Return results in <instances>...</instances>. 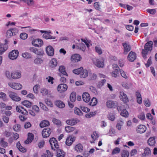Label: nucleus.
<instances>
[{
    "instance_id": "1",
    "label": "nucleus",
    "mask_w": 157,
    "mask_h": 157,
    "mask_svg": "<svg viewBox=\"0 0 157 157\" xmlns=\"http://www.w3.org/2000/svg\"><path fill=\"white\" fill-rule=\"evenodd\" d=\"M153 42L150 41L147 42L145 45L144 49L142 52V56L144 59L147 58L146 55L148 51H151L152 49Z\"/></svg>"
},
{
    "instance_id": "2",
    "label": "nucleus",
    "mask_w": 157,
    "mask_h": 157,
    "mask_svg": "<svg viewBox=\"0 0 157 157\" xmlns=\"http://www.w3.org/2000/svg\"><path fill=\"white\" fill-rule=\"evenodd\" d=\"M17 33V30L16 28L10 29L8 30L6 33L7 38H10L13 36L15 35Z\"/></svg>"
},
{
    "instance_id": "3",
    "label": "nucleus",
    "mask_w": 157,
    "mask_h": 157,
    "mask_svg": "<svg viewBox=\"0 0 157 157\" xmlns=\"http://www.w3.org/2000/svg\"><path fill=\"white\" fill-rule=\"evenodd\" d=\"M49 142L51 145V148L52 150H55L56 148L57 149L59 148L57 141L55 138L52 137L50 140Z\"/></svg>"
},
{
    "instance_id": "4",
    "label": "nucleus",
    "mask_w": 157,
    "mask_h": 157,
    "mask_svg": "<svg viewBox=\"0 0 157 157\" xmlns=\"http://www.w3.org/2000/svg\"><path fill=\"white\" fill-rule=\"evenodd\" d=\"M8 85L11 88L15 90H20L22 87V86L21 84L13 82H9Z\"/></svg>"
},
{
    "instance_id": "5",
    "label": "nucleus",
    "mask_w": 157,
    "mask_h": 157,
    "mask_svg": "<svg viewBox=\"0 0 157 157\" xmlns=\"http://www.w3.org/2000/svg\"><path fill=\"white\" fill-rule=\"evenodd\" d=\"M19 52L17 50H13L10 52L9 55V57L10 59L13 60L17 58L18 56Z\"/></svg>"
},
{
    "instance_id": "6",
    "label": "nucleus",
    "mask_w": 157,
    "mask_h": 157,
    "mask_svg": "<svg viewBox=\"0 0 157 157\" xmlns=\"http://www.w3.org/2000/svg\"><path fill=\"white\" fill-rule=\"evenodd\" d=\"M10 97L13 101H19L21 100L20 98L17 96L16 93L12 91H10L8 93Z\"/></svg>"
},
{
    "instance_id": "7",
    "label": "nucleus",
    "mask_w": 157,
    "mask_h": 157,
    "mask_svg": "<svg viewBox=\"0 0 157 157\" xmlns=\"http://www.w3.org/2000/svg\"><path fill=\"white\" fill-rule=\"evenodd\" d=\"M32 44L35 47H39L42 46L43 44L42 40L40 39H34L32 41Z\"/></svg>"
},
{
    "instance_id": "8",
    "label": "nucleus",
    "mask_w": 157,
    "mask_h": 157,
    "mask_svg": "<svg viewBox=\"0 0 157 157\" xmlns=\"http://www.w3.org/2000/svg\"><path fill=\"white\" fill-rule=\"evenodd\" d=\"M146 127L143 124H140L137 126L136 131L137 133H142L145 132L146 130Z\"/></svg>"
},
{
    "instance_id": "9",
    "label": "nucleus",
    "mask_w": 157,
    "mask_h": 157,
    "mask_svg": "<svg viewBox=\"0 0 157 157\" xmlns=\"http://www.w3.org/2000/svg\"><path fill=\"white\" fill-rule=\"evenodd\" d=\"M82 58L79 54H76L72 55L71 58V61L73 62H77L81 60Z\"/></svg>"
},
{
    "instance_id": "10",
    "label": "nucleus",
    "mask_w": 157,
    "mask_h": 157,
    "mask_svg": "<svg viewBox=\"0 0 157 157\" xmlns=\"http://www.w3.org/2000/svg\"><path fill=\"white\" fill-rule=\"evenodd\" d=\"M46 51L47 55L49 56H53L54 53L53 48L50 45L46 47Z\"/></svg>"
},
{
    "instance_id": "11",
    "label": "nucleus",
    "mask_w": 157,
    "mask_h": 157,
    "mask_svg": "<svg viewBox=\"0 0 157 157\" xmlns=\"http://www.w3.org/2000/svg\"><path fill=\"white\" fill-rule=\"evenodd\" d=\"M68 86L66 84H61L58 85L57 90L60 93L66 91L67 88Z\"/></svg>"
},
{
    "instance_id": "12",
    "label": "nucleus",
    "mask_w": 157,
    "mask_h": 157,
    "mask_svg": "<svg viewBox=\"0 0 157 157\" xmlns=\"http://www.w3.org/2000/svg\"><path fill=\"white\" fill-rule=\"evenodd\" d=\"M21 77V74L20 71H14L11 73V78L13 79H17L20 78Z\"/></svg>"
},
{
    "instance_id": "13",
    "label": "nucleus",
    "mask_w": 157,
    "mask_h": 157,
    "mask_svg": "<svg viewBox=\"0 0 157 157\" xmlns=\"http://www.w3.org/2000/svg\"><path fill=\"white\" fill-rule=\"evenodd\" d=\"M51 129L49 128H44L42 132V135L43 137H48L51 134Z\"/></svg>"
},
{
    "instance_id": "14",
    "label": "nucleus",
    "mask_w": 157,
    "mask_h": 157,
    "mask_svg": "<svg viewBox=\"0 0 157 157\" xmlns=\"http://www.w3.org/2000/svg\"><path fill=\"white\" fill-rule=\"evenodd\" d=\"M128 60L131 62L133 61L136 58V53L132 51L130 52L128 56Z\"/></svg>"
},
{
    "instance_id": "15",
    "label": "nucleus",
    "mask_w": 157,
    "mask_h": 157,
    "mask_svg": "<svg viewBox=\"0 0 157 157\" xmlns=\"http://www.w3.org/2000/svg\"><path fill=\"white\" fill-rule=\"evenodd\" d=\"M75 140V137L73 136H69L67 139L66 141V144L68 146H71Z\"/></svg>"
},
{
    "instance_id": "16",
    "label": "nucleus",
    "mask_w": 157,
    "mask_h": 157,
    "mask_svg": "<svg viewBox=\"0 0 157 157\" xmlns=\"http://www.w3.org/2000/svg\"><path fill=\"white\" fill-rule=\"evenodd\" d=\"M122 46L124 48L123 53L124 55H126L131 50L130 46L126 43H123Z\"/></svg>"
},
{
    "instance_id": "17",
    "label": "nucleus",
    "mask_w": 157,
    "mask_h": 157,
    "mask_svg": "<svg viewBox=\"0 0 157 157\" xmlns=\"http://www.w3.org/2000/svg\"><path fill=\"white\" fill-rule=\"evenodd\" d=\"M30 51L31 52H33L35 54L39 55H42L43 51L42 50L37 49L36 48L33 47H31L29 48Z\"/></svg>"
},
{
    "instance_id": "18",
    "label": "nucleus",
    "mask_w": 157,
    "mask_h": 157,
    "mask_svg": "<svg viewBox=\"0 0 157 157\" xmlns=\"http://www.w3.org/2000/svg\"><path fill=\"white\" fill-rule=\"evenodd\" d=\"M79 121L77 119H73L70 120H68L66 121V123L68 125H73L76 124Z\"/></svg>"
},
{
    "instance_id": "19",
    "label": "nucleus",
    "mask_w": 157,
    "mask_h": 157,
    "mask_svg": "<svg viewBox=\"0 0 157 157\" xmlns=\"http://www.w3.org/2000/svg\"><path fill=\"white\" fill-rule=\"evenodd\" d=\"M82 98L84 101L88 102L90 99V97L89 94L87 92H85L83 94Z\"/></svg>"
},
{
    "instance_id": "20",
    "label": "nucleus",
    "mask_w": 157,
    "mask_h": 157,
    "mask_svg": "<svg viewBox=\"0 0 157 157\" xmlns=\"http://www.w3.org/2000/svg\"><path fill=\"white\" fill-rule=\"evenodd\" d=\"M95 63V65L99 68L103 67L104 66V59H102L101 60L99 59H96Z\"/></svg>"
},
{
    "instance_id": "21",
    "label": "nucleus",
    "mask_w": 157,
    "mask_h": 157,
    "mask_svg": "<svg viewBox=\"0 0 157 157\" xmlns=\"http://www.w3.org/2000/svg\"><path fill=\"white\" fill-rule=\"evenodd\" d=\"M117 105V103L116 101H113L111 100L107 101L106 103L107 107L110 108L116 106Z\"/></svg>"
},
{
    "instance_id": "22",
    "label": "nucleus",
    "mask_w": 157,
    "mask_h": 157,
    "mask_svg": "<svg viewBox=\"0 0 157 157\" xmlns=\"http://www.w3.org/2000/svg\"><path fill=\"white\" fill-rule=\"evenodd\" d=\"M120 98L124 103H127L128 101V98L127 95L123 92H120Z\"/></svg>"
},
{
    "instance_id": "23",
    "label": "nucleus",
    "mask_w": 157,
    "mask_h": 157,
    "mask_svg": "<svg viewBox=\"0 0 157 157\" xmlns=\"http://www.w3.org/2000/svg\"><path fill=\"white\" fill-rule=\"evenodd\" d=\"M57 65V60L55 58L52 59L50 61L49 65L51 68H55Z\"/></svg>"
},
{
    "instance_id": "24",
    "label": "nucleus",
    "mask_w": 157,
    "mask_h": 157,
    "mask_svg": "<svg viewBox=\"0 0 157 157\" xmlns=\"http://www.w3.org/2000/svg\"><path fill=\"white\" fill-rule=\"evenodd\" d=\"M51 33V31H49L46 33H44L43 35V36L46 39H55L56 38L55 36L51 35L50 34Z\"/></svg>"
},
{
    "instance_id": "25",
    "label": "nucleus",
    "mask_w": 157,
    "mask_h": 157,
    "mask_svg": "<svg viewBox=\"0 0 157 157\" xmlns=\"http://www.w3.org/2000/svg\"><path fill=\"white\" fill-rule=\"evenodd\" d=\"M147 142L148 144L150 146H154L155 144V137H151L149 138L147 141Z\"/></svg>"
},
{
    "instance_id": "26",
    "label": "nucleus",
    "mask_w": 157,
    "mask_h": 157,
    "mask_svg": "<svg viewBox=\"0 0 157 157\" xmlns=\"http://www.w3.org/2000/svg\"><path fill=\"white\" fill-rule=\"evenodd\" d=\"M34 138V135L31 133H28V137L27 140L25 141V144H28L31 142Z\"/></svg>"
},
{
    "instance_id": "27",
    "label": "nucleus",
    "mask_w": 157,
    "mask_h": 157,
    "mask_svg": "<svg viewBox=\"0 0 157 157\" xmlns=\"http://www.w3.org/2000/svg\"><path fill=\"white\" fill-rule=\"evenodd\" d=\"M55 104L57 106L60 108H63L65 106L64 103L61 100H56Z\"/></svg>"
},
{
    "instance_id": "28",
    "label": "nucleus",
    "mask_w": 157,
    "mask_h": 157,
    "mask_svg": "<svg viewBox=\"0 0 157 157\" xmlns=\"http://www.w3.org/2000/svg\"><path fill=\"white\" fill-rule=\"evenodd\" d=\"M8 48V47L7 45H3L1 43H0V55H2L4 52Z\"/></svg>"
},
{
    "instance_id": "29",
    "label": "nucleus",
    "mask_w": 157,
    "mask_h": 157,
    "mask_svg": "<svg viewBox=\"0 0 157 157\" xmlns=\"http://www.w3.org/2000/svg\"><path fill=\"white\" fill-rule=\"evenodd\" d=\"M57 155L56 157H64L65 153L62 150L57 148L56 149Z\"/></svg>"
},
{
    "instance_id": "30",
    "label": "nucleus",
    "mask_w": 157,
    "mask_h": 157,
    "mask_svg": "<svg viewBox=\"0 0 157 157\" xmlns=\"http://www.w3.org/2000/svg\"><path fill=\"white\" fill-rule=\"evenodd\" d=\"M75 149L77 152H81L83 150V147L81 144H79L75 146Z\"/></svg>"
},
{
    "instance_id": "31",
    "label": "nucleus",
    "mask_w": 157,
    "mask_h": 157,
    "mask_svg": "<svg viewBox=\"0 0 157 157\" xmlns=\"http://www.w3.org/2000/svg\"><path fill=\"white\" fill-rule=\"evenodd\" d=\"M16 109L17 112L21 113L23 115H27L28 114V112L26 109H24V111H23L21 109L20 106H17Z\"/></svg>"
},
{
    "instance_id": "32",
    "label": "nucleus",
    "mask_w": 157,
    "mask_h": 157,
    "mask_svg": "<svg viewBox=\"0 0 157 157\" xmlns=\"http://www.w3.org/2000/svg\"><path fill=\"white\" fill-rule=\"evenodd\" d=\"M16 109L17 112L21 113L23 115H27L28 114V112L26 109H24V111H23L21 109L20 106H17Z\"/></svg>"
},
{
    "instance_id": "33",
    "label": "nucleus",
    "mask_w": 157,
    "mask_h": 157,
    "mask_svg": "<svg viewBox=\"0 0 157 157\" xmlns=\"http://www.w3.org/2000/svg\"><path fill=\"white\" fill-rule=\"evenodd\" d=\"M76 47L80 49L82 51H85L86 49V47L85 44L82 43L77 44L76 45Z\"/></svg>"
},
{
    "instance_id": "34",
    "label": "nucleus",
    "mask_w": 157,
    "mask_h": 157,
    "mask_svg": "<svg viewBox=\"0 0 157 157\" xmlns=\"http://www.w3.org/2000/svg\"><path fill=\"white\" fill-rule=\"evenodd\" d=\"M50 125L49 122L47 120H44L42 121L40 124V126L41 127H44L48 126Z\"/></svg>"
},
{
    "instance_id": "35",
    "label": "nucleus",
    "mask_w": 157,
    "mask_h": 157,
    "mask_svg": "<svg viewBox=\"0 0 157 157\" xmlns=\"http://www.w3.org/2000/svg\"><path fill=\"white\" fill-rule=\"evenodd\" d=\"M144 153L142 154L143 156H146L150 155L151 151L149 147H146L144 149Z\"/></svg>"
},
{
    "instance_id": "36",
    "label": "nucleus",
    "mask_w": 157,
    "mask_h": 157,
    "mask_svg": "<svg viewBox=\"0 0 157 157\" xmlns=\"http://www.w3.org/2000/svg\"><path fill=\"white\" fill-rule=\"evenodd\" d=\"M17 147L19 149V151L21 152H24L26 151V149L23 147L21 145L19 141L18 142L17 144Z\"/></svg>"
},
{
    "instance_id": "37",
    "label": "nucleus",
    "mask_w": 157,
    "mask_h": 157,
    "mask_svg": "<svg viewBox=\"0 0 157 157\" xmlns=\"http://www.w3.org/2000/svg\"><path fill=\"white\" fill-rule=\"evenodd\" d=\"M46 154L44 153L42 155L41 157H52L53 154L51 153L49 151L47 150L46 151Z\"/></svg>"
},
{
    "instance_id": "38",
    "label": "nucleus",
    "mask_w": 157,
    "mask_h": 157,
    "mask_svg": "<svg viewBox=\"0 0 157 157\" xmlns=\"http://www.w3.org/2000/svg\"><path fill=\"white\" fill-rule=\"evenodd\" d=\"M22 104L28 108H30L32 104L31 102L27 100L23 101L22 102Z\"/></svg>"
},
{
    "instance_id": "39",
    "label": "nucleus",
    "mask_w": 157,
    "mask_h": 157,
    "mask_svg": "<svg viewBox=\"0 0 157 157\" xmlns=\"http://www.w3.org/2000/svg\"><path fill=\"white\" fill-rule=\"evenodd\" d=\"M70 100L72 102H74L76 100V93L72 92L71 94L70 97Z\"/></svg>"
},
{
    "instance_id": "40",
    "label": "nucleus",
    "mask_w": 157,
    "mask_h": 157,
    "mask_svg": "<svg viewBox=\"0 0 157 157\" xmlns=\"http://www.w3.org/2000/svg\"><path fill=\"white\" fill-rule=\"evenodd\" d=\"M98 103L97 99L95 98H93L91 100L90 103V105L91 106L95 105Z\"/></svg>"
},
{
    "instance_id": "41",
    "label": "nucleus",
    "mask_w": 157,
    "mask_h": 157,
    "mask_svg": "<svg viewBox=\"0 0 157 157\" xmlns=\"http://www.w3.org/2000/svg\"><path fill=\"white\" fill-rule=\"evenodd\" d=\"M81 75L83 78H86L88 75V73L87 69H82Z\"/></svg>"
},
{
    "instance_id": "42",
    "label": "nucleus",
    "mask_w": 157,
    "mask_h": 157,
    "mask_svg": "<svg viewBox=\"0 0 157 157\" xmlns=\"http://www.w3.org/2000/svg\"><path fill=\"white\" fill-rule=\"evenodd\" d=\"M0 145L4 148H6L8 146V143L4 141V139L2 138L0 142Z\"/></svg>"
},
{
    "instance_id": "43",
    "label": "nucleus",
    "mask_w": 157,
    "mask_h": 157,
    "mask_svg": "<svg viewBox=\"0 0 157 157\" xmlns=\"http://www.w3.org/2000/svg\"><path fill=\"white\" fill-rule=\"evenodd\" d=\"M0 98L4 101H7L8 100L6 94L3 92L0 93Z\"/></svg>"
},
{
    "instance_id": "44",
    "label": "nucleus",
    "mask_w": 157,
    "mask_h": 157,
    "mask_svg": "<svg viewBox=\"0 0 157 157\" xmlns=\"http://www.w3.org/2000/svg\"><path fill=\"white\" fill-rule=\"evenodd\" d=\"M43 60L39 58H36L34 61V63L36 64H40L43 63Z\"/></svg>"
},
{
    "instance_id": "45",
    "label": "nucleus",
    "mask_w": 157,
    "mask_h": 157,
    "mask_svg": "<svg viewBox=\"0 0 157 157\" xmlns=\"http://www.w3.org/2000/svg\"><path fill=\"white\" fill-rule=\"evenodd\" d=\"M59 71L60 72L59 74V75L61 77L62 75H65L67 76V74L66 71L65 69H59Z\"/></svg>"
},
{
    "instance_id": "46",
    "label": "nucleus",
    "mask_w": 157,
    "mask_h": 157,
    "mask_svg": "<svg viewBox=\"0 0 157 157\" xmlns=\"http://www.w3.org/2000/svg\"><path fill=\"white\" fill-rule=\"evenodd\" d=\"M107 117L109 119L113 121L114 120L115 118V114L114 113H109Z\"/></svg>"
},
{
    "instance_id": "47",
    "label": "nucleus",
    "mask_w": 157,
    "mask_h": 157,
    "mask_svg": "<svg viewBox=\"0 0 157 157\" xmlns=\"http://www.w3.org/2000/svg\"><path fill=\"white\" fill-rule=\"evenodd\" d=\"M121 115L124 117H127L128 116V113L126 109H124L122 111L121 113Z\"/></svg>"
},
{
    "instance_id": "48",
    "label": "nucleus",
    "mask_w": 157,
    "mask_h": 157,
    "mask_svg": "<svg viewBox=\"0 0 157 157\" xmlns=\"http://www.w3.org/2000/svg\"><path fill=\"white\" fill-rule=\"evenodd\" d=\"M96 114L95 112H90L86 114L85 117L87 118H90L94 116Z\"/></svg>"
},
{
    "instance_id": "49",
    "label": "nucleus",
    "mask_w": 157,
    "mask_h": 157,
    "mask_svg": "<svg viewBox=\"0 0 157 157\" xmlns=\"http://www.w3.org/2000/svg\"><path fill=\"white\" fill-rule=\"evenodd\" d=\"M75 128L72 127L67 126L65 128V130L67 132H70L73 131Z\"/></svg>"
},
{
    "instance_id": "50",
    "label": "nucleus",
    "mask_w": 157,
    "mask_h": 157,
    "mask_svg": "<svg viewBox=\"0 0 157 157\" xmlns=\"http://www.w3.org/2000/svg\"><path fill=\"white\" fill-rule=\"evenodd\" d=\"M52 121L54 124L57 125H60L61 124L60 121L57 119L55 118H53L52 120Z\"/></svg>"
},
{
    "instance_id": "51",
    "label": "nucleus",
    "mask_w": 157,
    "mask_h": 157,
    "mask_svg": "<svg viewBox=\"0 0 157 157\" xmlns=\"http://www.w3.org/2000/svg\"><path fill=\"white\" fill-rule=\"evenodd\" d=\"M120 151V149L118 147H115L112 151V154L113 155L119 153Z\"/></svg>"
},
{
    "instance_id": "52",
    "label": "nucleus",
    "mask_w": 157,
    "mask_h": 157,
    "mask_svg": "<svg viewBox=\"0 0 157 157\" xmlns=\"http://www.w3.org/2000/svg\"><path fill=\"white\" fill-rule=\"evenodd\" d=\"M13 128L16 132L19 131L21 129V126L20 124H16L13 126Z\"/></svg>"
},
{
    "instance_id": "53",
    "label": "nucleus",
    "mask_w": 157,
    "mask_h": 157,
    "mask_svg": "<svg viewBox=\"0 0 157 157\" xmlns=\"http://www.w3.org/2000/svg\"><path fill=\"white\" fill-rule=\"evenodd\" d=\"M129 155V153L127 151L124 150L122 152L121 156L122 157H128Z\"/></svg>"
},
{
    "instance_id": "54",
    "label": "nucleus",
    "mask_w": 157,
    "mask_h": 157,
    "mask_svg": "<svg viewBox=\"0 0 157 157\" xmlns=\"http://www.w3.org/2000/svg\"><path fill=\"white\" fill-rule=\"evenodd\" d=\"M119 72L118 69H115V70L113 71L112 76L113 77L116 78Z\"/></svg>"
},
{
    "instance_id": "55",
    "label": "nucleus",
    "mask_w": 157,
    "mask_h": 157,
    "mask_svg": "<svg viewBox=\"0 0 157 157\" xmlns=\"http://www.w3.org/2000/svg\"><path fill=\"white\" fill-rule=\"evenodd\" d=\"M22 56L23 57L27 59L31 57V55L28 52L23 53L22 54Z\"/></svg>"
},
{
    "instance_id": "56",
    "label": "nucleus",
    "mask_w": 157,
    "mask_h": 157,
    "mask_svg": "<svg viewBox=\"0 0 157 157\" xmlns=\"http://www.w3.org/2000/svg\"><path fill=\"white\" fill-rule=\"evenodd\" d=\"M75 114L78 115L79 116H82V113L81 111L78 108H76L75 110Z\"/></svg>"
},
{
    "instance_id": "57",
    "label": "nucleus",
    "mask_w": 157,
    "mask_h": 157,
    "mask_svg": "<svg viewBox=\"0 0 157 157\" xmlns=\"http://www.w3.org/2000/svg\"><path fill=\"white\" fill-rule=\"evenodd\" d=\"M131 84L129 83V84L126 82H123L122 83V86L125 88L129 89L130 86H131Z\"/></svg>"
},
{
    "instance_id": "58",
    "label": "nucleus",
    "mask_w": 157,
    "mask_h": 157,
    "mask_svg": "<svg viewBox=\"0 0 157 157\" xmlns=\"http://www.w3.org/2000/svg\"><path fill=\"white\" fill-rule=\"evenodd\" d=\"M28 37V35L25 33H21L20 35V37L23 40L26 39Z\"/></svg>"
},
{
    "instance_id": "59",
    "label": "nucleus",
    "mask_w": 157,
    "mask_h": 157,
    "mask_svg": "<svg viewBox=\"0 0 157 157\" xmlns=\"http://www.w3.org/2000/svg\"><path fill=\"white\" fill-rule=\"evenodd\" d=\"M144 103L146 107H149L150 106L151 103L148 99L144 100Z\"/></svg>"
},
{
    "instance_id": "60",
    "label": "nucleus",
    "mask_w": 157,
    "mask_h": 157,
    "mask_svg": "<svg viewBox=\"0 0 157 157\" xmlns=\"http://www.w3.org/2000/svg\"><path fill=\"white\" fill-rule=\"evenodd\" d=\"M39 103L40 107L43 110L46 111H48V109L43 103L41 102H40Z\"/></svg>"
},
{
    "instance_id": "61",
    "label": "nucleus",
    "mask_w": 157,
    "mask_h": 157,
    "mask_svg": "<svg viewBox=\"0 0 157 157\" xmlns=\"http://www.w3.org/2000/svg\"><path fill=\"white\" fill-rule=\"evenodd\" d=\"M45 101L46 104L48 106L51 107H53V105L52 103L50 101L48 100V99H45Z\"/></svg>"
},
{
    "instance_id": "62",
    "label": "nucleus",
    "mask_w": 157,
    "mask_h": 157,
    "mask_svg": "<svg viewBox=\"0 0 157 157\" xmlns=\"http://www.w3.org/2000/svg\"><path fill=\"white\" fill-rule=\"evenodd\" d=\"M41 93L43 95H46L48 94V91L45 88H42L41 89Z\"/></svg>"
},
{
    "instance_id": "63",
    "label": "nucleus",
    "mask_w": 157,
    "mask_h": 157,
    "mask_svg": "<svg viewBox=\"0 0 157 157\" xmlns=\"http://www.w3.org/2000/svg\"><path fill=\"white\" fill-rule=\"evenodd\" d=\"M80 107L82 110L84 112L87 113L90 111V109L86 107L82 106Z\"/></svg>"
},
{
    "instance_id": "64",
    "label": "nucleus",
    "mask_w": 157,
    "mask_h": 157,
    "mask_svg": "<svg viewBox=\"0 0 157 157\" xmlns=\"http://www.w3.org/2000/svg\"><path fill=\"white\" fill-rule=\"evenodd\" d=\"M138 118L142 120H144L145 119V114L144 113H141L138 115Z\"/></svg>"
}]
</instances>
